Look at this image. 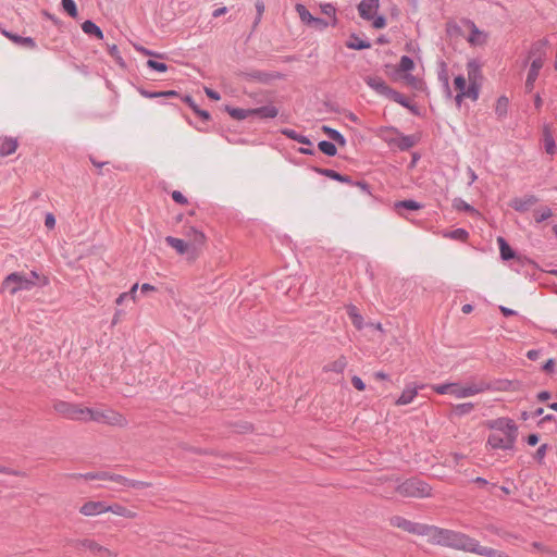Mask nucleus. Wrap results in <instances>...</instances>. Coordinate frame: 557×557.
Returning <instances> with one entry per match:
<instances>
[{"label": "nucleus", "instance_id": "f257e3e1", "mask_svg": "<svg viewBox=\"0 0 557 557\" xmlns=\"http://www.w3.org/2000/svg\"><path fill=\"white\" fill-rule=\"evenodd\" d=\"M491 430L486 447L491 449H512L518 437L516 423L508 418H498L486 423Z\"/></svg>", "mask_w": 557, "mask_h": 557}, {"label": "nucleus", "instance_id": "f03ea898", "mask_svg": "<svg viewBox=\"0 0 557 557\" xmlns=\"http://www.w3.org/2000/svg\"><path fill=\"white\" fill-rule=\"evenodd\" d=\"M186 240L173 236H166V244L175 249L180 256H186L188 260H196L207 243L203 232L190 227L186 232Z\"/></svg>", "mask_w": 557, "mask_h": 557}, {"label": "nucleus", "instance_id": "7ed1b4c3", "mask_svg": "<svg viewBox=\"0 0 557 557\" xmlns=\"http://www.w3.org/2000/svg\"><path fill=\"white\" fill-rule=\"evenodd\" d=\"M48 284V277L35 271H30L29 273L15 272L4 278L2 288L8 290L11 295H14L20 290H29L37 285L46 286Z\"/></svg>", "mask_w": 557, "mask_h": 557}, {"label": "nucleus", "instance_id": "20e7f679", "mask_svg": "<svg viewBox=\"0 0 557 557\" xmlns=\"http://www.w3.org/2000/svg\"><path fill=\"white\" fill-rule=\"evenodd\" d=\"M529 59L531 60V64L525 79V90L531 92L546 60V44H534L529 52Z\"/></svg>", "mask_w": 557, "mask_h": 557}, {"label": "nucleus", "instance_id": "39448f33", "mask_svg": "<svg viewBox=\"0 0 557 557\" xmlns=\"http://www.w3.org/2000/svg\"><path fill=\"white\" fill-rule=\"evenodd\" d=\"M414 62L407 55L401 57L399 64L397 65L395 75L393 76L394 81H404L405 85L416 90H424L425 83L419 76H414L411 74V71L414 70Z\"/></svg>", "mask_w": 557, "mask_h": 557}, {"label": "nucleus", "instance_id": "423d86ee", "mask_svg": "<svg viewBox=\"0 0 557 557\" xmlns=\"http://www.w3.org/2000/svg\"><path fill=\"white\" fill-rule=\"evenodd\" d=\"M91 421L120 428L127 425V419L110 408H89L87 422Z\"/></svg>", "mask_w": 557, "mask_h": 557}, {"label": "nucleus", "instance_id": "0eeeda50", "mask_svg": "<svg viewBox=\"0 0 557 557\" xmlns=\"http://www.w3.org/2000/svg\"><path fill=\"white\" fill-rule=\"evenodd\" d=\"M53 409L66 419L87 422L89 413L88 407L60 400L53 405Z\"/></svg>", "mask_w": 557, "mask_h": 557}, {"label": "nucleus", "instance_id": "6e6552de", "mask_svg": "<svg viewBox=\"0 0 557 557\" xmlns=\"http://www.w3.org/2000/svg\"><path fill=\"white\" fill-rule=\"evenodd\" d=\"M397 493L404 497H428L431 487L417 479H409L397 486Z\"/></svg>", "mask_w": 557, "mask_h": 557}, {"label": "nucleus", "instance_id": "1a4fd4ad", "mask_svg": "<svg viewBox=\"0 0 557 557\" xmlns=\"http://www.w3.org/2000/svg\"><path fill=\"white\" fill-rule=\"evenodd\" d=\"M455 89L458 91L456 95V102L460 104L463 99H471L476 101L479 98V87L474 83H469L462 75H458L454 79Z\"/></svg>", "mask_w": 557, "mask_h": 557}, {"label": "nucleus", "instance_id": "9d476101", "mask_svg": "<svg viewBox=\"0 0 557 557\" xmlns=\"http://www.w3.org/2000/svg\"><path fill=\"white\" fill-rule=\"evenodd\" d=\"M486 389L487 385L484 383L469 382L461 384L454 382L451 383L449 395L454 396L455 398L461 399L475 396Z\"/></svg>", "mask_w": 557, "mask_h": 557}, {"label": "nucleus", "instance_id": "9b49d317", "mask_svg": "<svg viewBox=\"0 0 557 557\" xmlns=\"http://www.w3.org/2000/svg\"><path fill=\"white\" fill-rule=\"evenodd\" d=\"M432 544L442 546L453 547L454 537H456V531L441 529L434 525H428L424 535Z\"/></svg>", "mask_w": 557, "mask_h": 557}, {"label": "nucleus", "instance_id": "f8f14e48", "mask_svg": "<svg viewBox=\"0 0 557 557\" xmlns=\"http://www.w3.org/2000/svg\"><path fill=\"white\" fill-rule=\"evenodd\" d=\"M84 517H97L108 512L107 503L101 500L89 499L85 502L78 509Z\"/></svg>", "mask_w": 557, "mask_h": 557}, {"label": "nucleus", "instance_id": "ddd939ff", "mask_svg": "<svg viewBox=\"0 0 557 557\" xmlns=\"http://www.w3.org/2000/svg\"><path fill=\"white\" fill-rule=\"evenodd\" d=\"M392 525L399 528L406 532L424 536L428 529L426 524L414 523L403 517H394L391 520Z\"/></svg>", "mask_w": 557, "mask_h": 557}, {"label": "nucleus", "instance_id": "4468645a", "mask_svg": "<svg viewBox=\"0 0 557 557\" xmlns=\"http://www.w3.org/2000/svg\"><path fill=\"white\" fill-rule=\"evenodd\" d=\"M81 546L97 557H115L116 555L106 546H102L95 540L86 539L81 542Z\"/></svg>", "mask_w": 557, "mask_h": 557}, {"label": "nucleus", "instance_id": "2eb2a0df", "mask_svg": "<svg viewBox=\"0 0 557 557\" xmlns=\"http://www.w3.org/2000/svg\"><path fill=\"white\" fill-rule=\"evenodd\" d=\"M468 35H466L467 41L473 47L484 46L487 41V35L480 30L473 23H467Z\"/></svg>", "mask_w": 557, "mask_h": 557}, {"label": "nucleus", "instance_id": "dca6fc26", "mask_svg": "<svg viewBox=\"0 0 557 557\" xmlns=\"http://www.w3.org/2000/svg\"><path fill=\"white\" fill-rule=\"evenodd\" d=\"M423 385H416L413 383L406 385L400 396L396 399V406H406L413 403L414 398L418 396L419 389L422 388Z\"/></svg>", "mask_w": 557, "mask_h": 557}, {"label": "nucleus", "instance_id": "f3484780", "mask_svg": "<svg viewBox=\"0 0 557 557\" xmlns=\"http://www.w3.org/2000/svg\"><path fill=\"white\" fill-rule=\"evenodd\" d=\"M366 84L377 94L387 97L393 88H391L383 78L379 76H367Z\"/></svg>", "mask_w": 557, "mask_h": 557}, {"label": "nucleus", "instance_id": "a211bd4d", "mask_svg": "<svg viewBox=\"0 0 557 557\" xmlns=\"http://www.w3.org/2000/svg\"><path fill=\"white\" fill-rule=\"evenodd\" d=\"M107 508H108V512H111L117 517H122V518L129 519V520L137 518L136 511H134L131 508L125 507L119 503H112V504L107 503Z\"/></svg>", "mask_w": 557, "mask_h": 557}, {"label": "nucleus", "instance_id": "6ab92c4d", "mask_svg": "<svg viewBox=\"0 0 557 557\" xmlns=\"http://www.w3.org/2000/svg\"><path fill=\"white\" fill-rule=\"evenodd\" d=\"M537 201H539V199L534 195H528V196H524L521 198L512 199L510 202V206L516 211L523 212V211L529 210V208L534 206Z\"/></svg>", "mask_w": 557, "mask_h": 557}, {"label": "nucleus", "instance_id": "aec40b11", "mask_svg": "<svg viewBox=\"0 0 557 557\" xmlns=\"http://www.w3.org/2000/svg\"><path fill=\"white\" fill-rule=\"evenodd\" d=\"M18 147L16 138L0 136V157L13 154Z\"/></svg>", "mask_w": 557, "mask_h": 557}, {"label": "nucleus", "instance_id": "412c9836", "mask_svg": "<svg viewBox=\"0 0 557 557\" xmlns=\"http://www.w3.org/2000/svg\"><path fill=\"white\" fill-rule=\"evenodd\" d=\"M379 8V0H362L358 7L359 13L363 18L370 20Z\"/></svg>", "mask_w": 557, "mask_h": 557}, {"label": "nucleus", "instance_id": "4be33fe9", "mask_svg": "<svg viewBox=\"0 0 557 557\" xmlns=\"http://www.w3.org/2000/svg\"><path fill=\"white\" fill-rule=\"evenodd\" d=\"M467 74H468V82L474 83L475 86L479 87V83L481 79V69L476 61L471 60L467 63Z\"/></svg>", "mask_w": 557, "mask_h": 557}, {"label": "nucleus", "instance_id": "5701e85b", "mask_svg": "<svg viewBox=\"0 0 557 557\" xmlns=\"http://www.w3.org/2000/svg\"><path fill=\"white\" fill-rule=\"evenodd\" d=\"M2 34L8 38L10 39L11 41L17 44V45H21V46H24V47H27L29 49H35L36 48V42L33 38L30 37H22V36H18V35H15V34H12L8 30H2Z\"/></svg>", "mask_w": 557, "mask_h": 557}, {"label": "nucleus", "instance_id": "b1692460", "mask_svg": "<svg viewBox=\"0 0 557 557\" xmlns=\"http://www.w3.org/2000/svg\"><path fill=\"white\" fill-rule=\"evenodd\" d=\"M543 141H544V148H545L546 153H548L550 156L555 154L556 145H555V140H554L552 131L548 126L544 127Z\"/></svg>", "mask_w": 557, "mask_h": 557}, {"label": "nucleus", "instance_id": "393cba45", "mask_svg": "<svg viewBox=\"0 0 557 557\" xmlns=\"http://www.w3.org/2000/svg\"><path fill=\"white\" fill-rule=\"evenodd\" d=\"M497 244L499 246L500 257L503 260H509L515 258V251L503 237L497 238Z\"/></svg>", "mask_w": 557, "mask_h": 557}, {"label": "nucleus", "instance_id": "a878e982", "mask_svg": "<svg viewBox=\"0 0 557 557\" xmlns=\"http://www.w3.org/2000/svg\"><path fill=\"white\" fill-rule=\"evenodd\" d=\"M278 114V110L273 106H267L262 108L252 109V116L258 115L260 117L273 119Z\"/></svg>", "mask_w": 557, "mask_h": 557}, {"label": "nucleus", "instance_id": "bb28decb", "mask_svg": "<svg viewBox=\"0 0 557 557\" xmlns=\"http://www.w3.org/2000/svg\"><path fill=\"white\" fill-rule=\"evenodd\" d=\"M347 367V360L345 357L341 356L336 360L330 362L327 366H325V371L336 372V373H343L344 370Z\"/></svg>", "mask_w": 557, "mask_h": 557}, {"label": "nucleus", "instance_id": "cd10ccee", "mask_svg": "<svg viewBox=\"0 0 557 557\" xmlns=\"http://www.w3.org/2000/svg\"><path fill=\"white\" fill-rule=\"evenodd\" d=\"M226 111L235 120H245L249 116H252V109H240V108L226 107Z\"/></svg>", "mask_w": 557, "mask_h": 557}, {"label": "nucleus", "instance_id": "c85d7f7f", "mask_svg": "<svg viewBox=\"0 0 557 557\" xmlns=\"http://www.w3.org/2000/svg\"><path fill=\"white\" fill-rule=\"evenodd\" d=\"M82 29L85 34L95 35L98 39L103 38L102 30L91 21H85L82 24Z\"/></svg>", "mask_w": 557, "mask_h": 557}, {"label": "nucleus", "instance_id": "c756f323", "mask_svg": "<svg viewBox=\"0 0 557 557\" xmlns=\"http://www.w3.org/2000/svg\"><path fill=\"white\" fill-rule=\"evenodd\" d=\"M97 476H98V480L110 481V482H114L117 484H126V482H127L126 478L119 475V474L109 473V472H97Z\"/></svg>", "mask_w": 557, "mask_h": 557}, {"label": "nucleus", "instance_id": "7c9ffc66", "mask_svg": "<svg viewBox=\"0 0 557 557\" xmlns=\"http://www.w3.org/2000/svg\"><path fill=\"white\" fill-rule=\"evenodd\" d=\"M322 131L326 134L332 140L336 141L339 146L344 147L346 145V139L344 136L326 125L322 126Z\"/></svg>", "mask_w": 557, "mask_h": 557}, {"label": "nucleus", "instance_id": "2f4dec72", "mask_svg": "<svg viewBox=\"0 0 557 557\" xmlns=\"http://www.w3.org/2000/svg\"><path fill=\"white\" fill-rule=\"evenodd\" d=\"M508 106H509L508 98L505 96L499 97L495 104V113L499 117H504L507 114Z\"/></svg>", "mask_w": 557, "mask_h": 557}, {"label": "nucleus", "instance_id": "473e14b6", "mask_svg": "<svg viewBox=\"0 0 557 557\" xmlns=\"http://www.w3.org/2000/svg\"><path fill=\"white\" fill-rule=\"evenodd\" d=\"M386 98H388V99H391V100L401 104L405 108L412 109L410 107L409 101L407 100V98L404 95H401L400 92H398V91H396L394 89L391 90V92L388 94V96Z\"/></svg>", "mask_w": 557, "mask_h": 557}, {"label": "nucleus", "instance_id": "72a5a7b5", "mask_svg": "<svg viewBox=\"0 0 557 557\" xmlns=\"http://www.w3.org/2000/svg\"><path fill=\"white\" fill-rule=\"evenodd\" d=\"M453 206L458 211L463 210V211L470 212L471 214H475V215L479 214V212L472 206H470L469 203H467L465 200H462L460 198L455 199Z\"/></svg>", "mask_w": 557, "mask_h": 557}, {"label": "nucleus", "instance_id": "f704fd0d", "mask_svg": "<svg viewBox=\"0 0 557 557\" xmlns=\"http://www.w3.org/2000/svg\"><path fill=\"white\" fill-rule=\"evenodd\" d=\"M296 11L304 23H306L307 25L311 24L314 16L311 15V13L307 10L305 5L296 4Z\"/></svg>", "mask_w": 557, "mask_h": 557}, {"label": "nucleus", "instance_id": "c9c22d12", "mask_svg": "<svg viewBox=\"0 0 557 557\" xmlns=\"http://www.w3.org/2000/svg\"><path fill=\"white\" fill-rule=\"evenodd\" d=\"M348 315L350 317L352 324L357 329L362 327V317L358 313V310L355 306L348 307Z\"/></svg>", "mask_w": 557, "mask_h": 557}, {"label": "nucleus", "instance_id": "e433bc0d", "mask_svg": "<svg viewBox=\"0 0 557 557\" xmlns=\"http://www.w3.org/2000/svg\"><path fill=\"white\" fill-rule=\"evenodd\" d=\"M444 236L451 239L466 242L468 238V232L463 228H457L451 232L445 233Z\"/></svg>", "mask_w": 557, "mask_h": 557}, {"label": "nucleus", "instance_id": "4c0bfd02", "mask_svg": "<svg viewBox=\"0 0 557 557\" xmlns=\"http://www.w3.org/2000/svg\"><path fill=\"white\" fill-rule=\"evenodd\" d=\"M319 149L326 156L333 157L336 154V147L333 143L330 141H320L318 145Z\"/></svg>", "mask_w": 557, "mask_h": 557}, {"label": "nucleus", "instance_id": "58836bf2", "mask_svg": "<svg viewBox=\"0 0 557 557\" xmlns=\"http://www.w3.org/2000/svg\"><path fill=\"white\" fill-rule=\"evenodd\" d=\"M140 94L146 98L176 97L177 96V92L175 90H166V91H158V92H149L146 90H141Z\"/></svg>", "mask_w": 557, "mask_h": 557}, {"label": "nucleus", "instance_id": "ea45409f", "mask_svg": "<svg viewBox=\"0 0 557 557\" xmlns=\"http://www.w3.org/2000/svg\"><path fill=\"white\" fill-rule=\"evenodd\" d=\"M474 409L472 403L458 404L454 407V412L459 416L468 414Z\"/></svg>", "mask_w": 557, "mask_h": 557}, {"label": "nucleus", "instance_id": "a19ab883", "mask_svg": "<svg viewBox=\"0 0 557 557\" xmlns=\"http://www.w3.org/2000/svg\"><path fill=\"white\" fill-rule=\"evenodd\" d=\"M553 215V212L549 208L547 207H544V208H540L537 209L535 212H534V219L537 223L544 221V220H547L548 218H550Z\"/></svg>", "mask_w": 557, "mask_h": 557}, {"label": "nucleus", "instance_id": "79ce46f5", "mask_svg": "<svg viewBox=\"0 0 557 557\" xmlns=\"http://www.w3.org/2000/svg\"><path fill=\"white\" fill-rule=\"evenodd\" d=\"M283 134L286 135L288 138H292L294 140H297L298 143H301V144H306V145H310V140L302 136V135H299L297 134L295 131L293 129H284L283 131Z\"/></svg>", "mask_w": 557, "mask_h": 557}, {"label": "nucleus", "instance_id": "37998d69", "mask_svg": "<svg viewBox=\"0 0 557 557\" xmlns=\"http://www.w3.org/2000/svg\"><path fill=\"white\" fill-rule=\"evenodd\" d=\"M61 3L64 11L67 12L69 15H71L72 17L77 16V8L73 0H62Z\"/></svg>", "mask_w": 557, "mask_h": 557}, {"label": "nucleus", "instance_id": "c03bdc74", "mask_svg": "<svg viewBox=\"0 0 557 557\" xmlns=\"http://www.w3.org/2000/svg\"><path fill=\"white\" fill-rule=\"evenodd\" d=\"M395 208L399 210L400 208H405L408 210H419L421 208L420 203L413 200H404L395 203Z\"/></svg>", "mask_w": 557, "mask_h": 557}, {"label": "nucleus", "instance_id": "a18cd8bd", "mask_svg": "<svg viewBox=\"0 0 557 557\" xmlns=\"http://www.w3.org/2000/svg\"><path fill=\"white\" fill-rule=\"evenodd\" d=\"M321 11L323 14L330 17V22L332 25L336 24V16H335V8L332 4H324L321 5Z\"/></svg>", "mask_w": 557, "mask_h": 557}, {"label": "nucleus", "instance_id": "49530a36", "mask_svg": "<svg viewBox=\"0 0 557 557\" xmlns=\"http://www.w3.org/2000/svg\"><path fill=\"white\" fill-rule=\"evenodd\" d=\"M329 25H332L331 22L322 20V18L313 17V20L309 26H311L312 28H314L317 30H323Z\"/></svg>", "mask_w": 557, "mask_h": 557}, {"label": "nucleus", "instance_id": "de8ad7c7", "mask_svg": "<svg viewBox=\"0 0 557 557\" xmlns=\"http://www.w3.org/2000/svg\"><path fill=\"white\" fill-rule=\"evenodd\" d=\"M147 66L154 71L161 72V73H164L168 71V65L165 63L157 62L154 60H148Z\"/></svg>", "mask_w": 557, "mask_h": 557}, {"label": "nucleus", "instance_id": "09e8293b", "mask_svg": "<svg viewBox=\"0 0 557 557\" xmlns=\"http://www.w3.org/2000/svg\"><path fill=\"white\" fill-rule=\"evenodd\" d=\"M451 383L432 385V389L440 395H449Z\"/></svg>", "mask_w": 557, "mask_h": 557}, {"label": "nucleus", "instance_id": "8fccbe9b", "mask_svg": "<svg viewBox=\"0 0 557 557\" xmlns=\"http://www.w3.org/2000/svg\"><path fill=\"white\" fill-rule=\"evenodd\" d=\"M109 54L119 63L123 64V59L120 54L119 48L116 45H112L108 47Z\"/></svg>", "mask_w": 557, "mask_h": 557}, {"label": "nucleus", "instance_id": "3c124183", "mask_svg": "<svg viewBox=\"0 0 557 557\" xmlns=\"http://www.w3.org/2000/svg\"><path fill=\"white\" fill-rule=\"evenodd\" d=\"M124 486H127V487H133V488H145V487H148L150 486L149 483L147 482H143V481H132V480H128L127 479V482L126 484H123Z\"/></svg>", "mask_w": 557, "mask_h": 557}, {"label": "nucleus", "instance_id": "603ef678", "mask_svg": "<svg viewBox=\"0 0 557 557\" xmlns=\"http://www.w3.org/2000/svg\"><path fill=\"white\" fill-rule=\"evenodd\" d=\"M351 383H352L354 387H355L356 389H358L359 392H362V391H364V389H366V384H364V383H363V381H362L359 376H357V375H354V376L351 377Z\"/></svg>", "mask_w": 557, "mask_h": 557}, {"label": "nucleus", "instance_id": "864d4df0", "mask_svg": "<svg viewBox=\"0 0 557 557\" xmlns=\"http://www.w3.org/2000/svg\"><path fill=\"white\" fill-rule=\"evenodd\" d=\"M172 198L177 203H181V205H186L187 203L186 197L181 191H178V190H174L172 193Z\"/></svg>", "mask_w": 557, "mask_h": 557}, {"label": "nucleus", "instance_id": "5fc2aeb1", "mask_svg": "<svg viewBox=\"0 0 557 557\" xmlns=\"http://www.w3.org/2000/svg\"><path fill=\"white\" fill-rule=\"evenodd\" d=\"M347 46L351 49H358V50L370 48V44L364 42L362 40L357 41V42H349Z\"/></svg>", "mask_w": 557, "mask_h": 557}, {"label": "nucleus", "instance_id": "6e6d98bb", "mask_svg": "<svg viewBox=\"0 0 557 557\" xmlns=\"http://www.w3.org/2000/svg\"><path fill=\"white\" fill-rule=\"evenodd\" d=\"M385 18L383 16H376L373 18L372 26L376 29L385 27Z\"/></svg>", "mask_w": 557, "mask_h": 557}, {"label": "nucleus", "instance_id": "4d7b16f0", "mask_svg": "<svg viewBox=\"0 0 557 557\" xmlns=\"http://www.w3.org/2000/svg\"><path fill=\"white\" fill-rule=\"evenodd\" d=\"M327 176L333 178V180H336L338 182H347V177L341 175L339 173L335 172V171H332V170H329L326 172Z\"/></svg>", "mask_w": 557, "mask_h": 557}, {"label": "nucleus", "instance_id": "13d9d810", "mask_svg": "<svg viewBox=\"0 0 557 557\" xmlns=\"http://www.w3.org/2000/svg\"><path fill=\"white\" fill-rule=\"evenodd\" d=\"M45 225L48 227V228H53L54 225H55V219L53 216L52 213H48L45 218Z\"/></svg>", "mask_w": 557, "mask_h": 557}, {"label": "nucleus", "instance_id": "bf43d9fd", "mask_svg": "<svg viewBox=\"0 0 557 557\" xmlns=\"http://www.w3.org/2000/svg\"><path fill=\"white\" fill-rule=\"evenodd\" d=\"M205 92H206V95H207L210 99H212V100H214V101L220 100V95H219L216 91H214V90H212V89H210V88H205Z\"/></svg>", "mask_w": 557, "mask_h": 557}, {"label": "nucleus", "instance_id": "052dcab7", "mask_svg": "<svg viewBox=\"0 0 557 557\" xmlns=\"http://www.w3.org/2000/svg\"><path fill=\"white\" fill-rule=\"evenodd\" d=\"M138 289V284H134L132 286V288L129 289V292H127L126 294H128V297L133 300V301H136V292Z\"/></svg>", "mask_w": 557, "mask_h": 557}, {"label": "nucleus", "instance_id": "680f3d73", "mask_svg": "<svg viewBox=\"0 0 557 557\" xmlns=\"http://www.w3.org/2000/svg\"><path fill=\"white\" fill-rule=\"evenodd\" d=\"M527 442L530 446H534L539 443V436L536 434H530L527 438Z\"/></svg>", "mask_w": 557, "mask_h": 557}, {"label": "nucleus", "instance_id": "e2e57ef3", "mask_svg": "<svg viewBox=\"0 0 557 557\" xmlns=\"http://www.w3.org/2000/svg\"><path fill=\"white\" fill-rule=\"evenodd\" d=\"M282 78V75L278 73L274 74H265L263 78H261L263 82H269L271 79Z\"/></svg>", "mask_w": 557, "mask_h": 557}, {"label": "nucleus", "instance_id": "0e129e2a", "mask_svg": "<svg viewBox=\"0 0 557 557\" xmlns=\"http://www.w3.org/2000/svg\"><path fill=\"white\" fill-rule=\"evenodd\" d=\"M539 356H540V351H539V350H534V349H532V350H529V351L527 352V357H528L529 359H531V360H535V359H537V358H539Z\"/></svg>", "mask_w": 557, "mask_h": 557}, {"label": "nucleus", "instance_id": "69168bd1", "mask_svg": "<svg viewBox=\"0 0 557 557\" xmlns=\"http://www.w3.org/2000/svg\"><path fill=\"white\" fill-rule=\"evenodd\" d=\"M141 292L148 293V292H154L156 287L153 285H150L148 283H145L140 286Z\"/></svg>", "mask_w": 557, "mask_h": 557}, {"label": "nucleus", "instance_id": "338daca9", "mask_svg": "<svg viewBox=\"0 0 557 557\" xmlns=\"http://www.w3.org/2000/svg\"><path fill=\"white\" fill-rule=\"evenodd\" d=\"M225 13H226V8H225V7H222V8H219V9H216V10H214V11H213V13H212V15H213L214 17H219V16H221V15L225 14Z\"/></svg>", "mask_w": 557, "mask_h": 557}, {"label": "nucleus", "instance_id": "774afa93", "mask_svg": "<svg viewBox=\"0 0 557 557\" xmlns=\"http://www.w3.org/2000/svg\"><path fill=\"white\" fill-rule=\"evenodd\" d=\"M554 367H555V362H554V360H553V359H549V360H547V362L544 364V370L549 372V371H553Z\"/></svg>", "mask_w": 557, "mask_h": 557}]
</instances>
